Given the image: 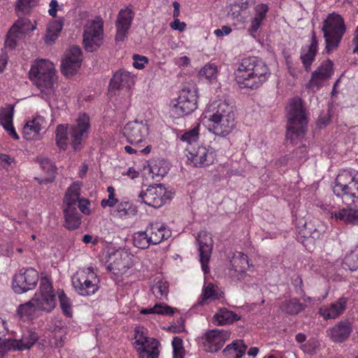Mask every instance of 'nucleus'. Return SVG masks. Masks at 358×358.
Here are the masks:
<instances>
[{"label": "nucleus", "instance_id": "obj_1", "mask_svg": "<svg viewBox=\"0 0 358 358\" xmlns=\"http://www.w3.org/2000/svg\"><path fill=\"white\" fill-rule=\"evenodd\" d=\"M236 106L231 99H220L208 106V130L217 136L226 137L236 125Z\"/></svg>", "mask_w": 358, "mask_h": 358}, {"label": "nucleus", "instance_id": "obj_2", "mask_svg": "<svg viewBox=\"0 0 358 358\" xmlns=\"http://www.w3.org/2000/svg\"><path fill=\"white\" fill-rule=\"evenodd\" d=\"M270 75L268 65L258 57L243 58L235 71L236 80L241 88L257 89Z\"/></svg>", "mask_w": 358, "mask_h": 358}, {"label": "nucleus", "instance_id": "obj_3", "mask_svg": "<svg viewBox=\"0 0 358 358\" xmlns=\"http://www.w3.org/2000/svg\"><path fill=\"white\" fill-rule=\"evenodd\" d=\"M90 130V117L85 113L80 115L74 124H58L55 130L57 145L59 149L65 150L69 143V134L71 145L75 151H78L82 141L88 137Z\"/></svg>", "mask_w": 358, "mask_h": 358}, {"label": "nucleus", "instance_id": "obj_4", "mask_svg": "<svg viewBox=\"0 0 358 358\" xmlns=\"http://www.w3.org/2000/svg\"><path fill=\"white\" fill-rule=\"evenodd\" d=\"M29 78L40 90L41 97L50 101L55 96L57 81L54 64L45 59H40L32 65L29 71Z\"/></svg>", "mask_w": 358, "mask_h": 358}, {"label": "nucleus", "instance_id": "obj_5", "mask_svg": "<svg viewBox=\"0 0 358 358\" xmlns=\"http://www.w3.org/2000/svg\"><path fill=\"white\" fill-rule=\"evenodd\" d=\"M287 120L286 138L292 143L301 140L307 129V114L300 98L292 99L287 106Z\"/></svg>", "mask_w": 358, "mask_h": 358}, {"label": "nucleus", "instance_id": "obj_6", "mask_svg": "<svg viewBox=\"0 0 358 358\" xmlns=\"http://www.w3.org/2000/svg\"><path fill=\"white\" fill-rule=\"evenodd\" d=\"M322 31L324 33L327 52L330 53L338 46L345 33L344 20L340 15L329 14L323 22Z\"/></svg>", "mask_w": 358, "mask_h": 358}, {"label": "nucleus", "instance_id": "obj_7", "mask_svg": "<svg viewBox=\"0 0 358 358\" xmlns=\"http://www.w3.org/2000/svg\"><path fill=\"white\" fill-rule=\"evenodd\" d=\"M333 192L345 203L358 198V173L353 174L346 170L340 171L335 180Z\"/></svg>", "mask_w": 358, "mask_h": 358}, {"label": "nucleus", "instance_id": "obj_8", "mask_svg": "<svg viewBox=\"0 0 358 358\" xmlns=\"http://www.w3.org/2000/svg\"><path fill=\"white\" fill-rule=\"evenodd\" d=\"M71 281L75 291L80 296H91L99 288V280L92 267L77 272L73 275Z\"/></svg>", "mask_w": 358, "mask_h": 358}, {"label": "nucleus", "instance_id": "obj_9", "mask_svg": "<svg viewBox=\"0 0 358 358\" xmlns=\"http://www.w3.org/2000/svg\"><path fill=\"white\" fill-rule=\"evenodd\" d=\"M197 92L194 88H183L180 91L178 97L172 101V113L178 117L191 114L197 108Z\"/></svg>", "mask_w": 358, "mask_h": 358}, {"label": "nucleus", "instance_id": "obj_10", "mask_svg": "<svg viewBox=\"0 0 358 358\" xmlns=\"http://www.w3.org/2000/svg\"><path fill=\"white\" fill-rule=\"evenodd\" d=\"M38 271L32 267H23L16 273L12 281V288L17 294H23L34 289L38 282Z\"/></svg>", "mask_w": 358, "mask_h": 358}, {"label": "nucleus", "instance_id": "obj_11", "mask_svg": "<svg viewBox=\"0 0 358 358\" xmlns=\"http://www.w3.org/2000/svg\"><path fill=\"white\" fill-rule=\"evenodd\" d=\"M103 24L101 20L86 23L83 32V45L86 51L94 52L100 47L103 33Z\"/></svg>", "mask_w": 358, "mask_h": 358}, {"label": "nucleus", "instance_id": "obj_12", "mask_svg": "<svg viewBox=\"0 0 358 358\" xmlns=\"http://www.w3.org/2000/svg\"><path fill=\"white\" fill-rule=\"evenodd\" d=\"M230 332L225 330L213 329L208 331L201 337L204 350L213 353L218 352L224 343L229 339Z\"/></svg>", "mask_w": 358, "mask_h": 358}, {"label": "nucleus", "instance_id": "obj_13", "mask_svg": "<svg viewBox=\"0 0 358 358\" xmlns=\"http://www.w3.org/2000/svg\"><path fill=\"white\" fill-rule=\"evenodd\" d=\"M165 188L162 184L149 186L138 194V201L148 206L159 208L164 203Z\"/></svg>", "mask_w": 358, "mask_h": 358}, {"label": "nucleus", "instance_id": "obj_14", "mask_svg": "<svg viewBox=\"0 0 358 358\" xmlns=\"http://www.w3.org/2000/svg\"><path fill=\"white\" fill-rule=\"evenodd\" d=\"M134 16V12L129 8L121 9L119 11L115 22L117 29L115 35L116 42H122L127 37Z\"/></svg>", "mask_w": 358, "mask_h": 358}, {"label": "nucleus", "instance_id": "obj_15", "mask_svg": "<svg viewBox=\"0 0 358 358\" xmlns=\"http://www.w3.org/2000/svg\"><path fill=\"white\" fill-rule=\"evenodd\" d=\"M148 134V127L146 124L143 122L133 121L127 123L123 129V134L127 141L138 147L139 143H142L143 138Z\"/></svg>", "mask_w": 358, "mask_h": 358}, {"label": "nucleus", "instance_id": "obj_16", "mask_svg": "<svg viewBox=\"0 0 358 358\" xmlns=\"http://www.w3.org/2000/svg\"><path fill=\"white\" fill-rule=\"evenodd\" d=\"M188 159L196 167H204L212 164L215 159V154L212 149L199 146L188 149Z\"/></svg>", "mask_w": 358, "mask_h": 358}, {"label": "nucleus", "instance_id": "obj_17", "mask_svg": "<svg viewBox=\"0 0 358 358\" xmlns=\"http://www.w3.org/2000/svg\"><path fill=\"white\" fill-rule=\"evenodd\" d=\"M196 241L199 243V257L202 270L205 273L209 272L208 262L211 255L213 241L211 235L206 231H200Z\"/></svg>", "mask_w": 358, "mask_h": 358}, {"label": "nucleus", "instance_id": "obj_18", "mask_svg": "<svg viewBox=\"0 0 358 358\" xmlns=\"http://www.w3.org/2000/svg\"><path fill=\"white\" fill-rule=\"evenodd\" d=\"M81 49L78 46H72L65 59L62 60L61 70L66 76H72L80 69L82 62Z\"/></svg>", "mask_w": 358, "mask_h": 358}, {"label": "nucleus", "instance_id": "obj_19", "mask_svg": "<svg viewBox=\"0 0 358 358\" xmlns=\"http://www.w3.org/2000/svg\"><path fill=\"white\" fill-rule=\"evenodd\" d=\"M47 125L48 123L43 117L36 116L24 126L22 131L24 138L29 141L41 139L46 131Z\"/></svg>", "mask_w": 358, "mask_h": 358}, {"label": "nucleus", "instance_id": "obj_20", "mask_svg": "<svg viewBox=\"0 0 358 358\" xmlns=\"http://www.w3.org/2000/svg\"><path fill=\"white\" fill-rule=\"evenodd\" d=\"M333 62L327 59L322 62L321 65L312 73L311 79L307 87L312 91L318 90L322 85L323 82L329 79L333 73Z\"/></svg>", "mask_w": 358, "mask_h": 358}, {"label": "nucleus", "instance_id": "obj_21", "mask_svg": "<svg viewBox=\"0 0 358 358\" xmlns=\"http://www.w3.org/2000/svg\"><path fill=\"white\" fill-rule=\"evenodd\" d=\"M348 301L347 297L342 296L329 306H321L318 313L326 320L336 319L344 313Z\"/></svg>", "mask_w": 358, "mask_h": 358}, {"label": "nucleus", "instance_id": "obj_22", "mask_svg": "<svg viewBox=\"0 0 358 358\" xmlns=\"http://www.w3.org/2000/svg\"><path fill=\"white\" fill-rule=\"evenodd\" d=\"M145 229L152 245H157L171 236V230L163 223L151 222Z\"/></svg>", "mask_w": 358, "mask_h": 358}, {"label": "nucleus", "instance_id": "obj_23", "mask_svg": "<svg viewBox=\"0 0 358 358\" xmlns=\"http://www.w3.org/2000/svg\"><path fill=\"white\" fill-rule=\"evenodd\" d=\"M318 41L316 38V34L312 31L311 43L309 45L302 47L300 53V59L306 69L308 71L310 69L312 63L315 61L317 52Z\"/></svg>", "mask_w": 358, "mask_h": 358}, {"label": "nucleus", "instance_id": "obj_24", "mask_svg": "<svg viewBox=\"0 0 358 358\" xmlns=\"http://www.w3.org/2000/svg\"><path fill=\"white\" fill-rule=\"evenodd\" d=\"M351 332L352 327L348 321H341L328 331L331 339L336 343L347 340Z\"/></svg>", "mask_w": 358, "mask_h": 358}, {"label": "nucleus", "instance_id": "obj_25", "mask_svg": "<svg viewBox=\"0 0 358 358\" xmlns=\"http://www.w3.org/2000/svg\"><path fill=\"white\" fill-rule=\"evenodd\" d=\"M13 114L14 106L12 105L0 109V124L12 138L18 140L19 136L13 124Z\"/></svg>", "mask_w": 358, "mask_h": 358}, {"label": "nucleus", "instance_id": "obj_26", "mask_svg": "<svg viewBox=\"0 0 358 358\" xmlns=\"http://www.w3.org/2000/svg\"><path fill=\"white\" fill-rule=\"evenodd\" d=\"M38 338L35 331L29 330L23 334L20 339L10 341V347L15 350H27L38 340Z\"/></svg>", "mask_w": 358, "mask_h": 358}, {"label": "nucleus", "instance_id": "obj_27", "mask_svg": "<svg viewBox=\"0 0 358 358\" xmlns=\"http://www.w3.org/2000/svg\"><path fill=\"white\" fill-rule=\"evenodd\" d=\"M248 346L243 340L238 339L227 345L222 350L225 358H241L246 352Z\"/></svg>", "mask_w": 358, "mask_h": 358}, {"label": "nucleus", "instance_id": "obj_28", "mask_svg": "<svg viewBox=\"0 0 358 358\" xmlns=\"http://www.w3.org/2000/svg\"><path fill=\"white\" fill-rule=\"evenodd\" d=\"M133 83V78L127 71H119L114 73L110 80V90H120L123 87H129Z\"/></svg>", "mask_w": 358, "mask_h": 358}, {"label": "nucleus", "instance_id": "obj_29", "mask_svg": "<svg viewBox=\"0 0 358 358\" xmlns=\"http://www.w3.org/2000/svg\"><path fill=\"white\" fill-rule=\"evenodd\" d=\"M231 265L234 274H236L237 278L241 280L245 277V270L250 266L248 256L245 254L239 252L235 255L231 260Z\"/></svg>", "mask_w": 358, "mask_h": 358}, {"label": "nucleus", "instance_id": "obj_30", "mask_svg": "<svg viewBox=\"0 0 358 358\" xmlns=\"http://www.w3.org/2000/svg\"><path fill=\"white\" fill-rule=\"evenodd\" d=\"M334 216L336 220H339L345 224H358V208L348 206L335 212Z\"/></svg>", "mask_w": 358, "mask_h": 358}, {"label": "nucleus", "instance_id": "obj_31", "mask_svg": "<svg viewBox=\"0 0 358 358\" xmlns=\"http://www.w3.org/2000/svg\"><path fill=\"white\" fill-rule=\"evenodd\" d=\"M38 163L41 169L47 174V176L43 179L35 178L40 184H48L52 182L57 173V168L54 164L48 159H38Z\"/></svg>", "mask_w": 358, "mask_h": 358}, {"label": "nucleus", "instance_id": "obj_32", "mask_svg": "<svg viewBox=\"0 0 358 358\" xmlns=\"http://www.w3.org/2000/svg\"><path fill=\"white\" fill-rule=\"evenodd\" d=\"M64 213L66 228L73 230L79 227L81 220L76 207H64Z\"/></svg>", "mask_w": 358, "mask_h": 358}, {"label": "nucleus", "instance_id": "obj_33", "mask_svg": "<svg viewBox=\"0 0 358 358\" xmlns=\"http://www.w3.org/2000/svg\"><path fill=\"white\" fill-rule=\"evenodd\" d=\"M13 33H17L21 38H24L31 31L36 29V24H33L31 21L26 17L19 18L10 27Z\"/></svg>", "mask_w": 358, "mask_h": 358}, {"label": "nucleus", "instance_id": "obj_34", "mask_svg": "<svg viewBox=\"0 0 358 358\" xmlns=\"http://www.w3.org/2000/svg\"><path fill=\"white\" fill-rule=\"evenodd\" d=\"M281 310L290 315H295L306 309V305L301 303L296 298L285 300L280 306Z\"/></svg>", "mask_w": 358, "mask_h": 358}, {"label": "nucleus", "instance_id": "obj_35", "mask_svg": "<svg viewBox=\"0 0 358 358\" xmlns=\"http://www.w3.org/2000/svg\"><path fill=\"white\" fill-rule=\"evenodd\" d=\"M159 343L157 340L150 338L148 343L138 349L139 358H157L159 355Z\"/></svg>", "mask_w": 358, "mask_h": 358}, {"label": "nucleus", "instance_id": "obj_36", "mask_svg": "<svg viewBox=\"0 0 358 358\" xmlns=\"http://www.w3.org/2000/svg\"><path fill=\"white\" fill-rule=\"evenodd\" d=\"M33 298L37 310L50 312L55 307V295L39 296L36 294Z\"/></svg>", "mask_w": 358, "mask_h": 358}, {"label": "nucleus", "instance_id": "obj_37", "mask_svg": "<svg viewBox=\"0 0 358 358\" xmlns=\"http://www.w3.org/2000/svg\"><path fill=\"white\" fill-rule=\"evenodd\" d=\"M239 320L240 317L237 314L227 308H221L218 313L213 316V322L218 325L232 323Z\"/></svg>", "mask_w": 358, "mask_h": 358}, {"label": "nucleus", "instance_id": "obj_38", "mask_svg": "<svg viewBox=\"0 0 358 358\" xmlns=\"http://www.w3.org/2000/svg\"><path fill=\"white\" fill-rule=\"evenodd\" d=\"M148 166L152 178H162L167 174L169 170L168 163L164 159L152 161L148 164Z\"/></svg>", "mask_w": 358, "mask_h": 358}, {"label": "nucleus", "instance_id": "obj_39", "mask_svg": "<svg viewBox=\"0 0 358 358\" xmlns=\"http://www.w3.org/2000/svg\"><path fill=\"white\" fill-rule=\"evenodd\" d=\"M304 238H311L314 240L319 239L322 235V227L316 225L315 222L310 221L306 222L303 228L301 229L300 232Z\"/></svg>", "mask_w": 358, "mask_h": 358}, {"label": "nucleus", "instance_id": "obj_40", "mask_svg": "<svg viewBox=\"0 0 358 358\" xmlns=\"http://www.w3.org/2000/svg\"><path fill=\"white\" fill-rule=\"evenodd\" d=\"M80 187L76 183L71 185L67 189L64 198V203L65 207H76L80 196Z\"/></svg>", "mask_w": 358, "mask_h": 358}, {"label": "nucleus", "instance_id": "obj_41", "mask_svg": "<svg viewBox=\"0 0 358 358\" xmlns=\"http://www.w3.org/2000/svg\"><path fill=\"white\" fill-rule=\"evenodd\" d=\"M149 239L146 229L144 231H137L133 234V244L139 249L144 250L149 248L152 245Z\"/></svg>", "mask_w": 358, "mask_h": 358}, {"label": "nucleus", "instance_id": "obj_42", "mask_svg": "<svg viewBox=\"0 0 358 358\" xmlns=\"http://www.w3.org/2000/svg\"><path fill=\"white\" fill-rule=\"evenodd\" d=\"M201 296L202 298L199 301V304L201 306H203L208 299L215 300L220 298L217 287L213 283H208L206 286H203Z\"/></svg>", "mask_w": 358, "mask_h": 358}, {"label": "nucleus", "instance_id": "obj_43", "mask_svg": "<svg viewBox=\"0 0 358 358\" xmlns=\"http://www.w3.org/2000/svg\"><path fill=\"white\" fill-rule=\"evenodd\" d=\"M141 313L143 315L158 314L162 315H172L174 313V308L167 305L157 303L152 308L142 309Z\"/></svg>", "mask_w": 358, "mask_h": 358}, {"label": "nucleus", "instance_id": "obj_44", "mask_svg": "<svg viewBox=\"0 0 358 358\" xmlns=\"http://www.w3.org/2000/svg\"><path fill=\"white\" fill-rule=\"evenodd\" d=\"M39 0H17L15 3V10L17 15L28 14L32 8L35 7Z\"/></svg>", "mask_w": 358, "mask_h": 358}, {"label": "nucleus", "instance_id": "obj_45", "mask_svg": "<svg viewBox=\"0 0 358 358\" xmlns=\"http://www.w3.org/2000/svg\"><path fill=\"white\" fill-rule=\"evenodd\" d=\"M151 291L156 298L159 299H166L169 292V284L167 282L161 280H155L151 287Z\"/></svg>", "mask_w": 358, "mask_h": 358}, {"label": "nucleus", "instance_id": "obj_46", "mask_svg": "<svg viewBox=\"0 0 358 358\" xmlns=\"http://www.w3.org/2000/svg\"><path fill=\"white\" fill-rule=\"evenodd\" d=\"M58 299L59 301V305L62 310V313L68 317H71L73 315L72 312V303L71 299L67 297L64 290H58Z\"/></svg>", "mask_w": 358, "mask_h": 358}, {"label": "nucleus", "instance_id": "obj_47", "mask_svg": "<svg viewBox=\"0 0 358 358\" xmlns=\"http://www.w3.org/2000/svg\"><path fill=\"white\" fill-rule=\"evenodd\" d=\"M115 259L108 265V268L114 272L121 271L127 266L124 261L128 255L124 252H117L115 254Z\"/></svg>", "mask_w": 358, "mask_h": 358}, {"label": "nucleus", "instance_id": "obj_48", "mask_svg": "<svg viewBox=\"0 0 358 358\" xmlns=\"http://www.w3.org/2000/svg\"><path fill=\"white\" fill-rule=\"evenodd\" d=\"M37 310L35 306V301H34V298H32L29 301L26 302L24 304H20L17 308V314L21 317H29L32 316L35 310Z\"/></svg>", "mask_w": 358, "mask_h": 358}, {"label": "nucleus", "instance_id": "obj_49", "mask_svg": "<svg viewBox=\"0 0 358 358\" xmlns=\"http://www.w3.org/2000/svg\"><path fill=\"white\" fill-rule=\"evenodd\" d=\"M217 72V66L213 64H208L199 71V76L201 79L206 78L212 80L215 78Z\"/></svg>", "mask_w": 358, "mask_h": 358}, {"label": "nucleus", "instance_id": "obj_50", "mask_svg": "<svg viewBox=\"0 0 358 358\" xmlns=\"http://www.w3.org/2000/svg\"><path fill=\"white\" fill-rule=\"evenodd\" d=\"M199 127L200 124L197 123L193 129L185 132L180 136V140L183 142H187L189 144L196 142L199 138Z\"/></svg>", "mask_w": 358, "mask_h": 358}, {"label": "nucleus", "instance_id": "obj_51", "mask_svg": "<svg viewBox=\"0 0 358 358\" xmlns=\"http://www.w3.org/2000/svg\"><path fill=\"white\" fill-rule=\"evenodd\" d=\"M345 268L352 271L358 270V252L355 251L347 255L343 261Z\"/></svg>", "mask_w": 358, "mask_h": 358}, {"label": "nucleus", "instance_id": "obj_52", "mask_svg": "<svg viewBox=\"0 0 358 358\" xmlns=\"http://www.w3.org/2000/svg\"><path fill=\"white\" fill-rule=\"evenodd\" d=\"M173 358H183L185 350L183 348V341L179 337H174L172 341Z\"/></svg>", "mask_w": 358, "mask_h": 358}, {"label": "nucleus", "instance_id": "obj_53", "mask_svg": "<svg viewBox=\"0 0 358 358\" xmlns=\"http://www.w3.org/2000/svg\"><path fill=\"white\" fill-rule=\"evenodd\" d=\"M131 211V204L129 202H124L120 203L115 207L113 214L119 217H123L129 215Z\"/></svg>", "mask_w": 358, "mask_h": 358}, {"label": "nucleus", "instance_id": "obj_54", "mask_svg": "<svg viewBox=\"0 0 358 358\" xmlns=\"http://www.w3.org/2000/svg\"><path fill=\"white\" fill-rule=\"evenodd\" d=\"M40 293L39 296L55 295L52 290V286L47 278H43L40 282Z\"/></svg>", "mask_w": 358, "mask_h": 358}, {"label": "nucleus", "instance_id": "obj_55", "mask_svg": "<svg viewBox=\"0 0 358 358\" xmlns=\"http://www.w3.org/2000/svg\"><path fill=\"white\" fill-rule=\"evenodd\" d=\"M22 38L17 33H13L12 28H10L7 34L5 45L6 47L13 49L17 46L18 41Z\"/></svg>", "mask_w": 358, "mask_h": 358}, {"label": "nucleus", "instance_id": "obj_56", "mask_svg": "<svg viewBox=\"0 0 358 358\" xmlns=\"http://www.w3.org/2000/svg\"><path fill=\"white\" fill-rule=\"evenodd\" d=\"M268 11V6L265 3L257 4L255 7V18L263 22L266 17V14Z\"/></svg>", "mask_w": 358, "mask_h": 358}, {"label": "nucleus", "instance_id": "obj_57", "mask_svg": "<svg viewBox=\"0 0 358 358\" xmlns=\"http://www.w3.org/2000/svg\"><path fill=\"white\" fill-rule=\"evenodd\" d=\"M133 59V66L134 68L137 69H143L145 66V64L148 62V59L146 57L138 55H134Z\"/></svg>", "mask_w": 358, "mask_h": 358}, {"label": "nucleus", "instance_id": "obj_58", "mask_svg": "<svg viewBox=\"0 0 358 358\" xmlns=\"http://www.w3.org/2000/svg\"><path fill=\"white\" fill-rule=\"evenodd\" d=\"M135 332L136 338L135 343L137 345L143 346L150 341V338L145 336L143 331H140L139 329H136Z\"/></svg>", "mask_w": 358, "mask_h": 358}, {"label": "nucleus", "instance_id": "obj_59", "mask_svg": "<svg viewBox=\"0 0 358 358\" xmlns=\"http://www.w3.org/2000/svg\"><path fill=\"white\" fill-rule=\"evenodd\" d=\"M262 22L253 17L251 20L250 26L248 28V32L250 35L255 36L262 25Z\"/></svg>", "mask_w": 358, "mask_h": 358}, {"label": "nucleus", "instance_id": "obj_60", "mask_svg": "<svg viewBox=\"0 0 358 358\" xmlns=\"http://www.w3.org/2000/svg\"><path fill=\"white\" fill-rule=\"evenodd\" d=\"M331 121L329 112L322 113L317 120V125L322 128L326 127Z\"/></svg>", "mask_w": 358, "mask_h": 358}, {"label": "nucleus", "instance_id": "obj_61", "mask_svg": "<svg viewBox=\"0 0 358 358\" xmlns=\"http://www.w3.org/2000/svg\"><path fill=\"white\" fill-rule=\"evenodd\" d=\"M78 207L79 208L80 210L85 213V214H89L90 210L89 208L90 202L87 199H81L78 200Z\"/></svg>", "mask_w": 358, "mask_h": 358}, {"label": "nucleus", "instance_id": "obj_62", "mask_svg": "<svg viewBox=\"0 0 358 358\" xmlns=\"http://www.w3.org/2000/svg\"><path fill=\"white\" fill-rule=\"evenodd\" d=\"M292 284L294 286L295 291L298 294H303V281L300 276H296L294 279L292 280Z\"/></svg>", "mask_w": 358, "mask_h": 358}, {"label": "nucleus", "instance_id": "obj_63", "mask_svg": "<svg viewBox=\"0 0 358 358\" xmlns=\"http://www.w3.org/2000/svg\"><path fill=\"white\" fill-rule=\"evenodd\" d=\"M63 28V23L61 21L53 22L48 29V31L59 34Z\"/></svg>", "mask_w": 358, "mask_h": 358}, {"label": "nucleus", "instance_id": "obj_64", "mask_svg": "<svg viewBox=\"0 0 358 358\" xmlns=\"http://www.w3.org/2000/svg\"><path fill=\"white\" fill-rule=\"evenodd\" d=\"M351 46L352 47V52L358 54V24L353 34Z\"/></svg>", "mask_w": 358, "mask_h": 358}]
</instances>
